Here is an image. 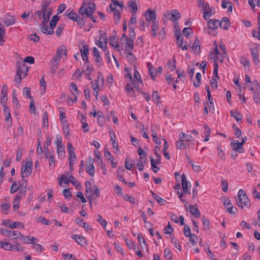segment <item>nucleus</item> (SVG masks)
<instances>
[{
  "label": "nucleus",
  "mask_w": 260,
  "mask_h": 260,
  "mask_svg": "<svg viewBox=\"0 0 260 260\" xmlns=\"http://www.w3.org/2000/svg\"><path fill=\"white\" fill-rule=\"evenodd\" d=\"M114 40L115 38L114 37H111L109 40V43L112 47L118 49L119 48V45L117 43V42H114Z\"/></svg>",
  "instance_id": "nucleus-48"
},
{
  "label": "nucleus",
  "mask_w": 260,
  "mask_h": 260,
  "mask_svg": "<svg viewBox=\"0 0 260 260\" xmlns=\"http://www.w3.org/2000/svg\"><path fill=\"white\" fill-rule=\"evenodd\" d=\"M33 248L37 252H40L42 251L43 247L39 244L33 243L32 244Z\"/></svg>",
  "instance_id": "nucleus-59"
},
{
  "label": "nucleus",
  "mask_w": 260,
  "mask_h": 260,
  "mask_svg": "<svg viewBox=\"0 0 260 260\" xmlns=\"http://www.w3.org/2000/svg\"><path fill=\"white\" fill-rule=\"evenodd\" d=\"M93 192L92 188H86L85 195L88 199H90V204H91V197Z\"/></svg>",
  "instance_id": "nucleus-57"
},
{
  "label": "nucleus",
  "mask_w": 260,
  "mask_h": 260,
  "mask_svg": "<svg viewBox=\"0 0 260 260\" xmlns=\"http://www.w3.org/2000/svg\"><path fill=\"white\" fill-rule=\"evenodd\" d=\"M70 91L72 92L73 94H78V90L77 85L74 83L70 84Z\"/></svg>",
  "instance_id": "nucleus-45"
},
{
  "label": "nucleus",
  "mask_w": 260,
  "mask_h": 260,
  "mask_svg": "<svg viewBox=\"0 0 260 260\" xmlns=\"http://www.w3.org/2000/svg\"><path fill=\"white\" fill-rule=\"evenodd\" d=\"M10 205L9 204H4L1 205L2 211L3 213L7 214V211L10 208Z\"/></svg>",
  "instance_id": "nucleus-62"
},
{
  "label": "nucleus",
  "mask_w": 260,
  "mask_h": 260,
  "mask_svg": "<svg viewBox=\"0 0 260 260\" xmlns=\"http://www.w3.org/2000/svg\"><path fill=\"white\" fill-rule=\"evenodd\" d=\"M66 15L67 17L72 20H75L77 18V17L78 16V15L77 13H74L73 11L70 12L69 13H67V11L66 12Z\"/></svg>",
  "instance_id": "nucleus-49"
},
{
  "label": "nucleus",
  "mask_w": 260,
  "mask_h": 260,
  "mask_svg": "<svg viewBox=\"0 0 260 260\" xmlns=\"http://www.w3.org/2000/svg\"><path fill=\"white\" fill-rule=\"evenodd\" d=\"M64 183L66 184H69L70 181H69V178H67L65 175H62L60 178V179L59 180V185H62V183Z\"/></svg>",
  "instance_id": "nucleus-44"
},
{
  "label": "nucleus",
  "mask_w": 260,
  "mask_h": 260,
  "mask_svg": "<svg viewBox=\"0 0 260 260\" xmlns=\"http://www.w3.org/2000/svg\"><path fill=\"white\" fill-rule=\"evenodd\" d=\"M59 20V17L57 15H54L50 22V26L51 28L54 30L56 27L57 22Z\"/></svg>",
  "instance_id": "nucleus-32"
},
{
  "label": "nucleus",
  "mask_w": 260,
  "mask_h": 260,
  "mask_svg": "<svg viewBox=\"0 0 260 260\" xmlns=\"http://www.w3.org/2000/svg\"><path fill=\"white\" fill-rule=\"evenodd\" d=\"M185 139H182L180 141V142L179 143L178 142L177 143L176 147L178 149H181L182 148H185L186 146V144L185 142Z\"/></svg>",
  "instance_id": "nucleus-54"
},
{
  "label": "nucleus",
  "mask_w": 260,
  "mask_h": 260,
  "mask_svg": "<svg viewBox=\"0 0 260 260\" xmlns=\"http://www.w3.org/2000/svg\"><path fill=\"white\" fill-rule=\"evenodd\" d=\"M171 242L173 244H174V245L177 249H178L179 250H181L180 245L179 244L178 240H176L174 237H172Z\"/></svg>",
  "instance_id": "nucleus-58"
},
{
  "label": "nucleus",
  "mask_w": 260,
  "mask_h": 260,
  "mask_svg": "<svg viewBox=\"0 0 260 260\" xmlns=\"http://www.w3.org/2000/svg\"><path fill=\"white\" fill-rule=\"evenodd\" d=\"M164 16L168 19H172L175 22L181 17V14L178 10H174L172 11V13L167 12L164 14Z\"/></svg>",
  "instance_id": "nucleus-9"
},
{
  "label": "nucleus",
  "mask_w": 260,
  "mask_h": 260,
  "mask_svg": "<svg viewBox=\"0 0 260 260\" xmlns=\"http://www.w3.org/2000/svg\"><path fill=\"white\" fill-rule=\"evenodd\" d=\"M18 239L19 240L22 241L25 243H27V244H28V243L32 244L33 241L34 240H35L36 241H38L37 239L35 238V237H34L32 236L25 237L24 236L22 235L21 234H20V235L19 236V237Z\"/></svg>",
  "instance_id": "nucleus-16"
},
{
  "label": "nucleus",
  "mask_w": 260,
  "mask_h": 260,
  "mask_svg": "<svg viewBox=\"0 0 260 260\" xmlns=\"http://www.w3.org/2000/svg\"><path fill=\"white\" fill-rule=\"evenodd\" d=\"M124 241L125 242L126 246L129 249H134V250H135L136 245L133 242L131 241V240H129L127 238H125Z\"/></svg>",
  "instance_id": "nucleus-41"
},
{
  "label": "nucleus",
  "mask_w": 260,
  "mask_h": 260,
  "mask_svg": "<svg viewBox=\"0 0 260 260\" xmlns=\"http://www.w3.org/2000/svg\"><path fill=\"white\" fill-rule=\"evenodd\" d=\"M93 56L95 57V62L97 63L98 62H101L102 61V57L100 55V53L99 50L96 48L94 47L92 51Z\"/></svg>",
  "instance_id": "nucleus-23"
},
{
  "label": "nucleus",
  "mask_w": 260,
  "mask_h": 260,
  "mask_svg": "<svg viewBox=\"0 0 260 260\" xmlns=\"http://www.w3.org/2000/svg\"><path fill=\"white\" fill-rule=\"evenodd\" d=\"M75 222L79 225L80 226L84 228L85 229H88V226L87 223L84 222V220L82 218H78L75 220Z\"/></svg>",
  "instance_id": "nucleus-37"
},
{
  "label": "nucleus",
  "mask_w": 260,
  "mask_h": 260,
  "mask_svg": "<svg viewBox=\"0 0 260 260\" xmlns=\"http://www.w3.org/2000/svg\"><path fill=\"white\" fill-rule=\"evenodd\" d=\"M61 57V56L60 54H59L57 52H56V54L54 55V56L52 59L51 63L58 64Z\"/></svg>",
  "instance_id": "nucleus-46"
},
{
  "label": "nucleus",
  "mask_w": 260,
  "mask_h": 260,
  "mask_svg": "<svg viewBox=\"0 0 260 260\" xmlns=\"http://www.w3.org/2000/svg\"><path fill=\"white\" fill-rule=\"evenodd\" d=\"M142 83V81L141 79V76L139 72L137 71L136 68L134 70V76L133 81V84L135 85L136 88H137L138 85H137V83Z\"/></svg>",
  "instance_id": "nucleus-17"
},
{
  "label": "nucleus",
  "mask_w": 260,
  "mask_h": 260,
  "mask_svg": "<svg viewBox=\"0 0 260 260\" xmlns=\"http://www.w3.org/2000/svg\"><path fill=\"white\" fill-rule=\"evenodd\" d=\"M164 230L165 234H170L173 232V229L171 226L170 222L168 223V225L165 228Z\"/></svg>",
  "instance_id": "nucleus-53"
},
{
  "label": "nucleus",
  "mask_w": 260,
  "mask_h": 260,
  "mask_svg": "<svg viewBox=\"0 0 260 260\" xmlns=\"http://www.w3.org/2000/svg\"><path fill=\"white\" fill-rule=\"evenodd\" d=\"M96 221L100 223L104 227V229L106 228L107 224V222L102 218L100 214L98 215Z\"/></svg>",
  "instance_id": "nucleus-40"
},
{
  "label": "nucleus",
  "mask_w": 260,
  "mask_h": 260,
  "mask_svg": "<svg viewBox=\"0 0 260 260\" xmlns=\"http://www.w3.org/2000/svg\"><path fill=\"white\" fill-rule=\"evenodd\" d=\"M86 171L90 176L92 177L94 175V167L93 165V160H89L88 161V165L86 168Z\"/></svg>",
  "instance_id": "nucleus-18"
},
{
  "label": "nucleus",
  "mask_w": 260,
  "mask_h": 260,
  "mask_svg": "<svg viewBox=\"0 0 260 260\" xmlns=\"http://www.w3.org/2000/svg\"><path fill=\"white\" fill-rule=\"evenodd\" d=\"M233 128L235 130V135L237 136V138H240L242 134L241 131L237 126L235 124H233Z\"/></svg>",
  "instance_id": "nucleus-51"
},
{
  "label": "nucleus",
  "mask_w": 260,
  "mask_h": 260,
  "mask_svg": "<svg viewBox=\"0 0 260 260\" xmlns=\"http://www.w3.org/2000/svg\"><path fill=\"white\" fill-rule=\"evenodd\" d=\"M19 188V187L17 185V184L16 183H13L10 188V192L11 193H14L17 190H18Z\"/></svg>",
  "instance_id": "nucleus-64"
},
{
  "label": "nucleus",
  "mask_w": 260,
  "mask_h": 260,
  "mask_svg": "<svg viewBox=\"0 0 260 260\" xmlns=\"http://www.w3.org/2000/svg\"><path fill=\"white\" fill-rule=\"evenodd\" d=\"M134 41L131 39H126L125 49L127 51H132L134 47Z\"/></svg>",
  "instance_id": "nucleus-29"
},
{
  "label": "nucleus",
  "mask_w": 260,
  "mask_h": 260,
  "mask_svg": "<svg viewBox=\"0 0 260 260\" xmlns=\"http://www.w3.org/2000/svg\"><path fill=\"white\" fill-rule=\"evenodd\" d=\"M57 151L60 157H64L65 154L64 147L62 143H60V144H57Z\"/></svg>",
  "instance_id": "nucleus-26"
},
{
  "label": "nucleus",
  "mask_w": 260,
  "mask_h": 260,
  "mask_svg": "<svg viewBox=\"0 0 260 260\" xmlns=\"http://www.w3.org/2000/svg\"><path fill=\"white\" fill-rule=\"evenodd\" d=\"M50 5V1H44L41 5L42 13H46V10L49 8Z\"/></svg>",
  "instance_id": "nucleus-35"
},
{
  "label": "nucleus",
  "mask_w": 260,
  "mask_h": 260,
  "mask_svg": "<svg viewBox=\"0 0 260 260\" xmlns=\"http://www.w3.org/2000/svg\"><path fill=\"white\" fill-rule=\"evenodd\" d=\"M3 21L5 24L7 26H9L12 25H13L15 23V20L13 16H9L7 17H4L3 18Z\"/></svg>",
  "instance_id": "nucleus-22"
},
{
  "label": "nucleus",
  "mask_w": 260,
  "mask_h": 260,
  "mask_svg": "<svg viewBox=\"0 0 260 260\" xmlns=\"http://www.w3.org/2000/svg\"><path fill=\"white\" fill-rule=\"evenodd\" d=\"M156 14L154 10L150 9L146 12V20L147 21L154 22L156 21Z\"/></svg>",
  "instance_id": "nucleus-10"
},
{
  "label": "nucleus",
  "mask_w": 260,
  "mask_h": 260,
  "mask_svg": "<svg viewBox=\"0 0 260 260\" xmlns=\"http://www.w3.org/2000/svg\"><path fill=\"white\" fill-rule=\"evenodd\" d=\"M177 44L178 45L179 47H181L182 49L183 50H186L188 49V46L186 42L184 43V45H183V38H180L179 37H177Z\"/></svg>",
  "instance_id": "nucleus-25"
},
{
  "label": "nucleus",
  "mask_w": 260,
  "mask_h": 260,
  "mask_svg": "<svg viewBox=\"0 0 260 260\" xmlns=\"http://www.w3.org/2000/svg\"><path fill=\"white\" fill-rule=\"evenodd\" d=\"M181 181H182V186L183 188V191L184 193H187L188 189V185H187V182L186 180V176L184 174H183L181 177Z\"/></svg>",
  "instance_id": "nucleus-24"
},
{
  "label": "nucleus",
  "mask_w": 260,
  "mask_h": 260,
  "mask_svg": "<svg viewBox=\"0 0 260 260\" xmlns=\"http://www.w3.org/2000/svg\"><path fill=\"white\" fill-rule=\"evenodd\" d=\"M0 232L5 236L11 238L13 239H18L21 234L18 231H12L7 229H2L0 230Z\"/></svg>",
  "instance_id": "nucleus-4"
},
{
  "label": "nucleus",
  "mask_w": 260,
  "mask_h": 260,
  "mask_svg": "<svg viewBox=\"0 0 260 260\" xmlns=\"http://www.w3.org/2000/svg\"><path fill=\"white\" fill-rule=\"evenodd\" d=\"M23 93L24 95H26L27 96V98L32 100V97L30 94V90L28 87H24L23 89Z\"/></svg>",
  "instance_id": "nucleus-60"
},
{
  "label": "nucleus",
  "mask_w": 260,
  "mask_h": 260,
  "mask_svg": "<svg viewBox=\"0 0 260 260\" xmlns=\"http://www.w3.org/2000/svg\"><path fill=\"white\" fill-rule=\"evenodd\" d=\"M151 193L152 194L154 199L157 201V202L159 205H164V203H165V202H166V201L164 199L158 196L156 193H154L152 191H151Z\"/></svg>",
  "instance_id": "nucleus-31"
},
{
  "label": "nucleus",
  "mask_w": 260,
  "mask_h": 260,
  "mask_svg": "<svg viewBox=\"0 0 260 260\" xmlns=\"http://www.w3.org/2000/svg\"><path fill=\"white\" fill-rule=\"evenodd\" d=\"M95 11V5L91 3L90 1L84 0L79 9L78 12L80 15H86L87 17H91Z\"/></svg>",
  "instance_id": "nucleus-1"
},
{
  "label": "nucleus",
  "mask_w": 260,
  "mask_h": 260,
  "mask_svg": "<svg viewBox=\"0 0 260 260\" xmlns=\"http://www.w3.org/2000/svg\"><path fill=\"white\" fill-rule=\"evenodd\" d=\"M79 48L81 52L83 60L85 61V63H88L89 61L88 56L89 54V50L88 46L84 41H81L79 43Z\"/></svg>",
  "instance_id": "nucleus-3"
},
{
  "label": "nucleus",
  "mask_w": 260,
  "mask_h": 260,
  "mask_svg": "<svg viewBox=\"0 0 260 260\" xmlns=\"http://www.w3.org/2000/svg\"><path fill=\"white\" fill-rule=\"evenodd\" d=\"M71 238L80 245L84 246L86 243L85 238L80 235H73L71 236Z\"/></svg>",
  "instance_id": "nucleus-14"
},
{
  "label": "nucleus",
  "mask_w": 260,
  "mask_h": 260,
  "mask_svg": "<svg viewBox=\"0 0 260 260\" xmlns=\"http://www.w3.org/2000/svg\"><path fill=\"white\" fill-rule=\"evenodd\" d=\"M231 145L233 150L236 152L238 151L240 153L243 152L242 143H240L238 141H234L231 143Z\"/></svg>",
  "instance_id": "nucleus-15"
},
{
  "label": "nucleus",
  "mask_w": 260,
  "mask_h": 260,
  "mask_svg": "<svg viewBox=\"0 0 260 260\" xmlns=\"http://www.w3.org/2000/svg\"><path fill=\"white\" fill-rule=\"evenodd\" d=\"M214 48L213 49L212 54H215V55L214 59H217V60H218L219 62H222L223 60V57L218 49L217 43L216 41H215L214 43Z\"/></svg>",
  "instance_id": "nucleus-11"
},
{
  "label": "nucleus",
  "mask_w": 260,
  "mask_h": 260,
  "mask_svg": "<svg viewBox=\"0 0 260 260\" xmlns=\"http://www.w3.org/2000/svg\"><path fill=\"white\" fill-rule=\"evenodd\" d=\"M38 221L45 225H50L51 223L50 221L46 220L45 218L42 216H40L38 218Z\"/></svg>",
  "instance_id": "nucleus-52"
},
{
  "label": "nucleus",
  "mask_w": 260,
  "mask_h": 260,
  "mask_svg": "<svg viewBox=\"0 0 260 260\" xmlns=\"http://www.w3.org/2000/svg\"><path fill=\"white\" fill-rule=\"evenodd\" d=\"M57 52L61 56H67V49L65 46L61 45L57 50Z\"/></svg>",
  "instance_id": "nucleus-39"
},
{
  "label": "nucleus",
  "mask_w": 260,
  "mask_h": 260,
  "mask_svg": "<svg viewBox=\"0 0 260 260\" xmlns=\"http://www.w3.org/2000/svg\"><path fill=\"white\" fill-rule=\"evenodd\" d=\"M74 21L77 22L78 24L79 25L80 27H83L85 24L83 18L79 16L77 17V18Z\"/></svg>",
  "instance_id": "nucleus-55"
},
{
  "label": "nucleus",
  "mask_w": 260,
  "mask_h": 260,
  "mask_svg": "<svg viewBox=\"0 0 260 260\" xmlns=\"http://www.w3.org/2000/svg\"><path fill=\"white\" fill-rule=\"evenodd\" d=\"M13 246V245L11 244L10 243L4 242V243L3 244V245H1V247L4 249L5 250L14 251Z\"/></svg>",
  "instance_id": "nucleus-36"
},
{
  "label": "nucleus",
  "mask_w": 260,
  "mask_h": 260,
  "mask_svg": "<svg viewBox=\"0 0 260 260\" xmlns=\"http://www.w3.org/2000/svg\"><path fill=\"white\" fill-rule=\"evenodd\" d=\"M164 256L166 258L169 259H172V252L169 248H167L165 249Z\"/></svg>",
  "instance_id": "nucleus-56"
},
{
  "label": "nucleus",
  "mask_w": 260,
  "mask_h": 260,
  "mask_svg": "<svg viewBox=\"0 0 260 260\" xmlns=\"http://www.w3.org/2000/svg\"><path fill=\"white\" fill-rule=\"evenodd\" d=\"M18 226H20L22 228H23L24 224L20 221L12 222L11 225H10V228H11L12 229H14Z\"/></svg>",
  "instance_id": "nucleus-50"
},
{
  "label": "nucleus",
  "mask_w": 260,
  "mask_h": 260,
  "mask_svg": "<svg viewBox=\"0 0 260 260\" xmlns=\"http://www.w3.org/2000/svg\"><path fill=\"white\" fill-rule=\"evenodd\" d=\"M202 221L203 222V228L206 230H209L210 229V221L209 219L205 218V217H202Z\"/></svg>",
  "instance_id": "nucleus-42"
},
{
  "label": "nucleus",
  "mask_w": 260,
  "mask_h": 260,
  "mask_svg": "<svg viewBox=\"0 0 260 260\" xmlns=\"http://www.w3.org/2000/svg\"><path fill=\"white\" fill-rule=\"evenodd\" d=\"M223 204L224 205V206L226 209H227L229 207H232L233 204H232L231 201L226 197H223L222 199Z\"/></svg>",
  "instance_id": "nucleus-43"
},
{
  "label": "nucleus",
  "mask_w": 260,
  "mask_h": 260,
  "mask_svg": "<svg viewBox=\"0 0 260 260\" xmlns=\"http://www.w3.org/2000/svg\"><path fill=\"white\" fill-rule=\"evenodd\" d=\"M164 142H165L164 147H163L164 154L167 159H169L170 158V156L169 153L168 152H167V149L169 148V145H168V142L166 139H164Z\"/></svg>",
  "instance_id": "nucleus-30"
},
{
  "label": "nucleus",
  "mask_w": 260,
  "mask_h": 260,
  "mask_svg": "<svg viewBox=\"0 0 260 260\" xmlns=\"http://www.w3.org/2000/svg\"><path fill=\"white\" fill-rule=\"evenodd\" d=\"M236 200L237 205L241 208H243L244 206L248 208L250 206V203L246 193L242 189L239 190L237 199H236Z\"/></svg>",
  "instance_id": "nucleus-2"
},
{
  "label": "nucleus",
  "mask_w": 260,
  "mask_h": 260,
  "mask_svg": "<svg viewBox=\"0 0 260 260\" xmlns=\"http://www.w3.org/2000/svg\"><path fill=\"white\" fill-rule=\"evenodd\" d=\"M190 47H191L192 50L196 54H199L201 51L200 48V42L198 38L196 37L194 39V43L193 45L190 46V44H189Z\"/></svg>",
  "instance_id": "nucleus-12"
},
{
  "label": "nucleus",
  "mask_w": 260,
  "mask_h": 260,
  "mask_svg": "<svg viewBox=\"0 0 260 260\" xmlns=\"http://www.w3.org/2000/svg\"><path fill=\"white\" fill-rule=\"evenodd\" d=\"M221 23L220 21L214 20L212 21V35H215L217 32H214V29L217 28L218 26L221 27Z\"/></svg>",
  "instance_id": "nucleus-33"
},
{
  "label": "nucleus",
  "mask_w": 260,
  "mask_h": 260,
  "mask_svg": "<svg viewBox=\"0 0 260 260\" xmlns=\"http://www.w3.org/2000/svg\"><path fill=\"white\" fill-rule=\"evenodd\" d=\"M22 156V149L21 148H18L16 153V159L17 161H19Z\"/></svg>",
  "instance_id": "nucleus-63"
},
{
  "label": "nucleus",
  "mask_w": 260,
  "mask_h": 260,
  "mask_svg": "<svg viewBox=\"0 0 260 260\" xmlns=\"http://www.w3.org/2000/svg\"><path fill=\"white\" fill-rule=\"evenodd\" d=\"M39 26L43 34L49 35H52L54 34V30L51 28V27L49 28L48 27L46 26L45 25H44L43 24H40Z\"/></svg>",
  "instance_id": "nucleus-19"
},
{
  "label": "nucleus",
  "mask_w": 260,
  "mask_h": 260,
  "mask_svg": "<svg viewBox=\"0 0 260 260\" xmlns=\"http://www.w3.org/2000/svg\"><path fill=\"white\" fill-rule=\"evenodd\" d=\"M211 16V11H205L203 13V18L206 21H208L207 25L208 27L207 28H205L204 31L206 33L208 34V35L211 34V31L210 29H211V20L209 19V18Z\"/></svg>",
  "instance_id": "nucleus-8"
},
{
  "label": "nucleus",
  "mask_w": 260,
  "mask_h": 260,
  "mask_svg": "<svg viewBox=\"0 0 260 260\" xmlns=\"http://www.w3.org/2000/svg\"><path fill=\"white\" fill-rule=\"evenodd\" d=\"M128 6L131 8V11L132 13H135L138 10L137 5L133 1L130 0L128 2Z\"/></svg>",
  "instance_id": "nucleus-38"
},
{
  "label": "nucleus",
  "mask_w": 260,
  "mask_h": 260,
  "mask_svg": "<svg viewBox=\"0 0 260 260\" xmlns=\"http://www.w3.org/2000/svg\"><path fill=\"white\" fill-rule=\"evenodd\" d=\"M147 67L148 69L149 74L152 79L154 80L155 78V74L154 73L155 69L150 62L147 63Z\"/></svg>",
  "instance_id": "nucleus-27"
},
{
  "label": "nucleus",
  "mask_w": 260,
  "mask_h": 260,
  "mask_svg": "<svg viewBox=\"0 0 260 260\" xmlns=\"http://www.w3.org/2000/svg\"><path fill=\"white\" fill-rule=\"evenodd\" d=\"M206 90L207 92V96H208V100L209 101V102H203V106H204V112L203 114L204 115H206L208 114V108L210 109V105L211 104V91L209 85H206L205 87Z\"/></svg>",
  "instance_id": "nucleus-6"
},
{
  "label": "nucleus",
  "mask_w": 260,
  "mask_h": 260,
  "mask_svg": "<svg viewBox=\"0 0 260 260\" xmlns=\"http://www.w3.org/2000/svg\"><path fill=\"white\" fill-rule=\"evenodd\" d=\"M184 234L186 237H189L192 235L191 233L190 228L186 225H184Z\"/></svg>",
  "instance_id": "nucleus-61"
},
{
  "label": "nucleus",
  "mask_w": 260,
  "mask_h": 260,
  "mask_svg": "<svg viewBox=\"0 0 260 260\" xmlns=\"http://www.w3.org/2000/svg\"><path fill=\"white\" fill-rule=\"evenodd\" d=\"M221 28L228 30L231 25L230 21L228 17H224L221 20Z\"/></svg>",
  "instance_id": "nucleus-21"
},
{
  "label": "nucleus",
  "mask_w": 260,
  "mask_h": 260,
  "mask_svg": "<svg viewBox=\"0 0 260 260\" xmlns=\"http://www.w3.org/2000/svg\"><path fill=\"white\" fill-rule=\"evenodd\" d=\"M69 181L71 182L72 184L76 187L80 186V184L79 183V182L76 180V179L74 176L72 175H71L69 177Z\"/></svg>",
  "instance_id": "nucleus-47"
},
{
  "label": "nucleus",
  "mask_w": 260,
  "mask_h": 260,
  "mask_svg": "<svg viewBox=\"0 0 260 260\" xmlns=\"http://www.w3.org/2000/svg\"><path fill=\"white\" fill-rule=\"evenodd\" d=\"M100 34V42H104L105 45H107V39L106 33L103 30L99 31Z\"/></svg>",
  "instance_id": "nucleus-34"
},
{
  "label": "nucleus",
  "mask_w": 260,
  "mask_h": 260,
  "mask_svg": "<svg viewBox=\"0 0 260 260\" xmlns=\"http://www.w3.org/2000/svg\"><path fill=\"white\" fill-rule=\"evenodd\" d=\"M189 211L195 217H199L200 216V211L196 205H189Z\"/></svg>",
  "instance_id": "nucleus-20"
},
{
  "label": "nucleus",
  "mask_w": 260,
  "mask_h": 260,
  "mask_svg": "<svg viewBox=\"0 0 260 260\" xmlns=\"http://www.w3.org/2000/svg\"><path fill=\"white\" fill-rule=\"evenodd\" d=\"M7 91H8V86L6 84H3L2 89L1 90V104H3V103H6L8 99H7Z\"/></svg>",
  "instance_id": "nucleus-13"
},
{
  "label": "nucleus",
  "mask_w": 260,
  "mask_h": 260,
  "mask_svg": "<svg viewBox=\"0 0 260 260\" xmlns=\"http://www.w3.org/2000/svg\"><path fill=\"white\" fill-rule=\"evenodd\" d=\"M230 113L231 116L233 117L236 121H239L242 119V115L238 111H234L231 110Z\"/></svg>",
  "instance_id": "nucleus-28"
},
{
  "label": "nucleus",
  "mask_w": 260,
  "mask_h": 260,
  "mask_svg": "<svg viewBox=\"0 0 260 260\" xmlns=\"http://www.w3.org/2000/svg\"><path fill=\"white\" fill-rule=\"evenodd\" d=\"M18 64L16 66L17 73L19 74L21 76L24 78L27 76V72L28 71V67L24 62H17Z\"/></svg>",
  "instance_id": "nucleus-7"
},
{
  "label": "nucleus",
  "mask_w": 260,
  "mask_h": 260,
  "mask_svg": "<svg viewBox=\"0 0 260 260\" xmlns=\"http://www.w3.org/2000/svg\"><path fill=\"white\" fill-rule=\"evenodd\" d=\"M32 170V161L31 160L27 161L25 165V167L24 168L22 167L21 170V176L22 178H24L25 177L30 176L31 174Z\"/></svg>",
  "instance_id": "nucleus-5"
}]
</instances>
